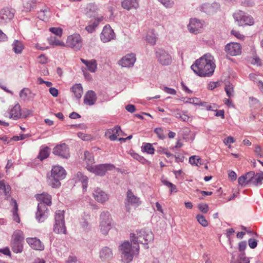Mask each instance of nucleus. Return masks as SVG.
Here are the masks:
<instances>
[{
    "instance_id": "nucleus-1",
    "label": "nucleus",
    "mask_w": 263,
    "mask_h": 263,
    "mask_svg": "<svg viewBox=\"0 0 263 263\" xmlns=\"http://www.w3.org/2000/svg\"><path fill=\"white\" fill-rule=\"evenodd\" d=\"M215 67L213 57L210 54H205L196 60L191 68L197 76L206 77L213 74Z\"/></svg>"
},
{
    "instance_id": "nucleus-2",
    "label": "nucleus",
    "mask_w": 263,
    "mask_h": 263,
    "mask_svg": "<svg viewBox=\"0 0 263 263\" xmlns=\"http://www.w3.org/2000/svg\"><path fill=\"white\" fill-rule=\"evenodd\" d=\"M36 198L39 203L37 205V211L35 214L36 220L40 222H44L49 215V209L47 206L51 205V196L46 193H43L36 195Z\"/></svg>"
},
{
    "instance_id": "nucleus-3",
    "label": "nucleus",
    "mask_w": 263,
    "mask_h": 263,
    "mask_svg": "<svg viewBox=\"0 0 263 263\" xmlns=\"http://www.w3.org/2000/svg\"><path fill=\"white\" fill-rule=\"evenodd\" d=\"M66 171L63 167L57 165L54 166L51 171V175L49 177L48 181L52 187H58L61 185L60 180L66 176Z\"/></svg>"
},
{
    "instance_id": "nucleus-4",
    "label": "nucleus",
    "mask_w": 263,
    "mask_h": 263,
    "mask_svg": "<svg viewBox=\"0 0 263 263\" xmlns=\"http://www.w3.org/2000/svg\"><path fill=\"white\" fill-rule=\"evenodd\" d=\"M154 238L152 231H135L130 234V241L134 244L147 245L153 240Z\"/></svg>"
},
{
    "instance_id": "nucleus-5",
    "label": "nucleus",
    "mask_w": 263,
    "mask_h": 263,
    "mask_svg": "<svg viewBox=\"0 0 263 263\" xmlns=\"http://www.w3.org/2000/svg\"><path fill=\"white\" fill-rule=\"evenodd\" d=\"M66 44V46L78 51L82 48V39L79 34L74 33L68 36Z\"/></svg>"
},
{
    "instance_id": "nucleus-6",
    "label": "nucleus",
    "mask_w": 263,
    "mask_h": 263,
    "mask_svg": "<svg viewBox=\"0 0 263 263\" xmlns=\"http://www.w3.org/2000/svg\"><path fill=\"white\" fill-rule=\"evenodd\" d=\"M24 237L22 233H14L12 235L11 248L12 251L15 253L22 252L23 250V242Z\"/></svg>"
},
{
    "instance_id": "nucleus-7",
    "label": "nucleus",
    "mask_w": 263,
    "mask_h": 263,
    "mask_svg": "<svg viewBox=\"0 0 263 263\" xmlns=\"http://www.w3.org/2000/svg\"><path fill=\"white\" fill-rule=\"evenodd\" d=\"M233 17L240 25H252L254 24L253 18L246 12L239 10L233 14Z\"/></svg>"
},
{
    "instance_id": "nucleus-8",
    "label": "nucleus",
    "mask_w": 263,
    "mask_h": 263,
    "mask_svg": "<svg viewBox=\"0 0 263 263\" xmlns=\"http://www.w3.org/2000/svg\"><path fill=\"white\" fill-rule=\"evenodd\" d=\"M115 168L111 164H102L94 166H88L87 170L95 174L96 175L103 176L108 170H111Z\"/></svg>"
},
{
    "instance_id": "nucleus-9",
    "label": "nucleus",
    "mask_w": 263,
    "mask_h": 263,
    "mask_svg": "<svg viewBox=\"0 0 263 263\" xmlns=\"http://www.w3.org/2000/svg\"><path fill=\"white\" fill-rule=\"evenodd\" d=\"M158 62L162 65L167 66L172 63L171 55L163 49H158L155 52Z\"/></svg>"
},
{
    "instance_id": "nucleus-10",
    "label": "nucleus",
    "mask_w": 263,
    "mask_h": 263,
    "mask_svg": "<svg viewBox=\"0 0 263 263\" xmlns=\"http://www.w3.org/2000/svg\"><path fill=\"white\" fill-rule=\"evenodd\" d=\"M101 230H110L113 228L112 219L108 212H103L100 214Z\"/></svg>"
},
{
    "instance_id": "nucleus-11",
    "label": "nucleus",
    "mask_w": 263,
    "mask_h": 263,
    "mask_svg": "<svg viewBox=\"0 0 263 263\" xmlns=\"http://www.w3.org/2000/svg\"><path fill=\"white\" fill-rule=\"evenodd\" d=\"M54 219L53 230H66L64 211H57L55 213Z\"/></svg>"
},
{
    "instance_id": "nucleus-12",
    "label": "nucleus",
    "mask_w": 263,
    "mask_h": 263,
    "mask_svg": "<svg viewBox=\"0 0 263 263\" xmlns=\"http://www.w3.org/2000/svg\"><path fill=\"white\" fill-rule=\"evenodd\" d=\"M52 153L62 158L67 159L70 156L69 148L65 143L57 145L53 148Z\"/></svg>"
},
{
    "instance_id": "nucleus-13",
    "label": "nucleus",
    "mask_w": 263,
    "mask_h": 263,
    "mask_svg": "<svg viewBox=\"0 0 263 263\" xmlns=\"http://www.w3.org/2000/svg\"><path fill=\"white\" fill-rule=\"evenodd\" d=\"M224 51L231 56H236L241 53V46L237 43H230L224 47Z\"/></svg>"
},
{
    "instance_id": "nucleus-14",
    "label": "nucleus",
    "mask_w": 263,
    "mask_h": 263,
    "mask_svg": "<svg viewBox=\"0 0 263 263\" xmlns=\"http://www.w3.org/2000/svg\"><path fill=\"white\" fill-rule=\"evenodd\" d=\"M115 37V33L111 27L109 25L105 26L100 35L101 41L103 43H106L114 39Z\"/></svg>"
},
{
    "instance_id": "nucleus-15",
    "label": "nucleus",
    "mask_w": 263,
    "mask_h": 263,
    "mask_svg": "<svg viewBox=\"0 0 263 263\" xmlns=\"http://www.w3.org/2000/svg\"><path fill=\"white\" fill-rule=\"evenodd\" d=\"M126 200V202L125 203V206L128 212H129L130 210V205L138 206L141 203L139 198L134 195L130 190L127 191Z\"/></svg>"
},
{
    "instance_id": "nucleus-16",
    "label": "nucleus",
    "mask_w": 263,
    "mask_h": 263,
    "mask_svg": "<svg viewBox=\"0 0 263 263\" xmlns=\"http://www.w3.org/2000/svg\"><path fill=\"white\" fill-rule=\"evenodd\" d=\"M136 60L134 53L127 54L119 61V64L124 67H132Z\"/></svg>"
},
{
    "instance_id": "nucleus-17",
    "label": "nucleus",
    "mask_w": 263,
    "mask_h": 263,
    "mask_svg": "<svg viewBox=\"0 0 263 263\" xmlns=\"http://www.w3.org/2000/svg\"><path fill=\"white\" fill-rule=\"evenodd\" d=\"M26 241L30 247L35 250L43 251L44 249V244L40 239L36 237H29L26 239Z\"/></svg>"
},
{
    "instance_id": "nucleus-18",
    "label": "nucleus",
    "mask_w": 263,
    "mask_h": 263,
    "mask_svg": "<svg viewBox=\"0 0 263 263\" xmlns=\"http://www.w3.org/2000/svg\"><path fill=\"white\" fill-rule=\"evenodd\" d=\"M202 27V24L201 21L196 18H191L187 26L190 32L195 34L199 33Z\"/></svg>"
},
{
    "instance_id": "nucleus-19",
    "label": "nucleus",
    "mask_w": 263,
    "mask_h": 263,
    "mask_svg": "<svg viewBox=\"0 0 263 263\" xmlns=\"http://www.w3.org/2000/svg\"><path fill=\"white\" fill-rule=\"evenodd\" d=\"M113 256L112 251L108 247L103 248L100 252L99 257L103 262L111 260L113 258Z\"/></svg>"
},
{
    "instance_id": "nucleus-20",
    "label": "nucleus",
    "mask_w": 263,
    "mask_h": 263,
    "mask_svg": "<svg viewBox=\"0 0 263 263\" xmlns=\"http://www.w3.org/2000/svg\"><path fill=\"white\" fill-rule=\"evenodd\" d=\"M219 9V5L216 3L213 4H203L200 8L202 11L205 13L211 15L217 12Z\"/></svg>"
},
{
    "instance_id": "nucleus-21",
    "label": "nucleus",
    "mask_w": 263,
    "mask_h": 263,
    "mask_svg": "<svg viewBox=\"0 0 263 263\" xmlns=\"http://www.w3.org/2000/svg\"><path fill=\"white\" fill-rule=\"evenodd\" d=\"M93 195L95 200L99 202L104 203L108 199L107 194L100 188L95 189Z\"/></svg>"
},
{
    "instance_id": "nucleus-22",
    "label": "nucleus",
    "mask_w": 263,
    "mask_h": 263,
    "mask_svg": "<svg viewBox=\"0 0 263 263\" xmlns=\"http://www.w3.org/2000/svg\"><path fill=\"white\" fill-rule=\"evenodd\" d=\"M97 100L96 93L93 90H88L84 98V103L87 105H93Z\"/></svg>"
},
{
    "instance_id": "nucleus-23",
    "label": "nucleus",
    "mask_w": 263,
    "mask_h": 263,
    "mask_svg": "<svg viewBox=\"0 0 263 263\" xmlns=\"http://www.w3.org/2000/svg\"><path fill=\"white\" fill-rule=\"evenodd\" d=\"M138 253L139 247H136L135 248V251L121 254L122 261L124 263H129L133 260L134 256Z\"/></svg>"
},
{
    "instance_id": "nucleus-24",
    "label": "nucleus",
    "mask_w": 263,
    "mask_h": 263,
    "mask_svg": "<svg viewBox=\"0 0 263 263\" xmlns=\"http://www.w3.org/2000/svg\"><path fill=\"white\" fill-rule=\"evenodd\" d=\"M123 8L129 10L132 9H137L139 7L137 0H123L121 3Z\"/></svg>"
},
{
    "instance_id": "nucleus-25",
    "label": "nucleus",
    "mask_w": 263,
    "mask_h": 263,
    "mask_svg": "<svg viewBox=\"0 0 263 263\" xmlns=\"http://www.w3.org/2000/svg\"><path fill=\"white\" fill-rule=\"evenodd\" d=\"M21 110L20 105L17 103L12 108L10 109L9 112V117L14 120H17L21 117Z\"/></svg>"
},
{
    "instance_id": "nucleus-26",
    "label": "nucleus",
    "mask_w": 263,
    "mask_h": 263,
    "mask_svg": "<svg viewBox=\"0 0 263 263\" xmlns=\"http://www.w3.org/2000/svg\"><path fill=\"white\" fill-rule=\"evenodd\" d=\"M136 247H139V246H137L136 247H132L131 244L128 241H125L119 246V249L121 252V254H123L126 252L135 251V248Z\"/></svg>"
},
{
    "instance_id": "nucleus-27",
    "label": "nucleus",
    "mask_w": 263,
    "mask_h": 263,
    "mask_svg": "<svg viewBox=\"0 0 263 263\" xmlns=\"http://www.w3.org/2000/svg\"><path fill=\"white\" fill-rule=\"evenodd\" d=\"M11 190V186L8 183H5L4 180L0 181V191L3 192L7 200L10 197Z\"/></svg>"
},
{
    "instance_id": "nucleus-28",
    "label": "nucleus",
    "mask_w": 263,
    "mask_h": 263,
    "mask_svg": "<svg viewBox=\"0 0 263 263\" xmlns=\"http://www.w3.org/2000/svg\"><path fill=\"white\" fill-rule=\"evenodd\" d=\"M77 178L81 182L83 191H86L88 181V177L84 175L82 173L79 172L77 174Z\"/></svg>"
},
{
    "instance_id": "nucleus-29",
    "label": "nucleus",
    "mask_w": 263,
    "mask_h": 263,
    "mask_svg": "<svg viewBox=\"0 0 263 263\" xmlns=\"http://www.w3.org/2000/svg\"><path fill=\"white\" fill-rule=\"evenodd\" d=\"M71 90L77 99H80L81 98L83 93V88L81 84H74L71 87Z\"/></svg>"
},
{
    "instance_id": "nucleus-30",
    "label": "nucleus",
    "mask_w": 263,
    "mask_h": 263,
    "mask_svg": "<svg viewBox=\"0 0 263 263\" xmlns=\"http://www.w3.org/2000/svg\"><path fill=\"white\" fill-rule=\"evenodd\" d=\"M90 219V215L87 214L83 213L80 220L81 228L83 229H88L90 228L88 220Z\"/></svg>"
},
{
    "instance_id": "nucleus-31",
    "label": "nucleus",
    "mask_w": 263,
    "mask_h": 263,
    "mask_svg": "<svg viewBox=\"0 0 263 263\" xmlns=\"http://www.w3.org/2000/svg\"><path fill=\"white\" fill-rule=\"evenodd\" d=\"M14 16L13 13L11 12L8 8H6L1 10V18L3 20H11Z\"/></svg>"
},
{
    "instance_id": "nucleus-32",
    "label": "nucleus",
    "mask_w": 263,
    "mask_h": 263,
    "mask_svg": "<svg viewBox=\"0 0 263 263\" xmlns=\"http://www.w3.org/2000/svg\"><path fill=\"white\" fill-rule=\"evenodd\" d=\"M10 204L13 206V220L17 222H19L20 218L17 214L18 205L16 201L13 198H12L11 199Z\"/></svg>"
},
{
    "instance_id": "nucleus-33",
    "label": "nucleus",
    "mask_w": 263,
    "mask_h": 263,
    "mask_svg": "<svg viewBox=\"0 0 263 263\" xmlns=\"http://www.w3.org/2000/svg\"><path fill=\"white\" fill-rule=\"evenodd\" d=\"M50 11L49 8H46L44 10H41L37 13V17L40 20L46 21L50 16Z\"/></svg>"
},
{
    "instance_id": "nucleus-34",
    "label": "nucleus",
    "mask_w": 263,
    "mask_h": 263,
    "mask_svg": "<svg viewBox=\"0 0 263 263\" xmlns=\"http://www.w3.org/2000/svg\"><path fill=\"white\" fill-rule=\"evenodd\" d=\"M13 50L16 54H19L22 52L24 48L23 44L18 40H14L12 45Z\"/></svg>"
},
{
    "instance_id": "nucleus-35",
    "label": "nucleus",
    "mask_w": 263,
    "mask_h": 263,
    "mask_svg": "<svg viewBox=\"0 0 263 263\" xmlns=\"http://www.w3.org/2000/svg\"><path fill=\"white\" fill-rule=\"evenodd\" d=\"M224 89L226 92L227 96L231 98L232 97H233L234 95V86L233 85L230 83L227 82L225 83V87Z\"/></svg>"
},
{
    "instance_id": "nucleus-36",
    "label": "nucleus",
    "mask_w": 263,
    "mask_h": 263,
    "mask_svg": "<svg viewBox=\"0 0 263 263\" xmlns=\"http://www.w3.org/2000/svg\"><path fill=\"white\" fill-rule=\"evenodd\" d=\"M49 155V148L47 146H46L41 149L39 154L37 156V158H39L40 160L42 161L45 159L48 158Z\"/></svg>"
},
{
    "instance_id": "nucleus-37",
    "label": "nucleus",
    "mask_w": 263,
    "mask_h": 263,
    "mask_svg": "<svg viewBox=\"0 0 263 263\" xmlns=\"http://www.w3.org/2000/svg\"><path fill=\"white\" fill-rule=\"evenodd\" d=\"M84 158L87 163V167L88 166H92V164L95 163L93 155L92 153L88 151L84 153Z\"/></svg>"
},
{
    "instance_id": "nucleus-38",
    "label": "nucleus",
    "mask_w": 263,
    "mask_h": 263,
    "mask_svg": "<svg viewBox=\"0 0 263 263\" xmlns=\"http://www.w3.org/2000/svg\"><path fill=\"white\" fill-rule=\"evenodd\" d=\"M142 151L146 152L149 154H154L155 149L153 147L152 144L149 143H144L143 145L141 147Z\"/></svg>"
},
{
    "instance_id": "nucleus-39",
    "label": "nucleus",
    "mask_w": 263,
    "mask_h": 263,
    "mask_svg": "<svg viewBox=\"0 0 263 263\" xmlns=\"http://www.w3.org/2000/svg\"><path fill=\"white\" fill-rule=\"evenodd\" d=\"M87 69L91 72H96L97 68V63L96 60L92 59L89 61L86 66Z\"/></svg>"
},
{
    "instance_id": "nucleus-40",
    "label": "nucleus",
    "mask_w": 263,
    "mask_h": 263,
    "mask_svg": "<svg viewBox=\"0 0 263 263\" xmlns=\"http://www.w3.org/2000/svg\"><path fill=\"white\" fill-rule=\"evenodd\" d=\"M189 162L192 165L199 166L202 164L201 159L197 156H192L189 158Z\"/></svg>"
},
{
    "instance_id": "nucleus-41",
    "label": "nucleus",
    "mask_w": 263,
    "mask_h": 263,
    "mask_svg": "<svg viewBox=\"0 0 263 263\" xmlns=\"http://www.w3.org/2000/svg\"><path fill=\"white\" fill-rule=\"evenodd\" d=\"M157 39L156 35L152 32L148 33L146 37V41L152 45L156 44Z\"/></svg>"
},
{
    "instance_id": "nucleus-42",
    "label": "nucleus",
    "mask_w": 263,
    "mask_h": 263,
    "mask_svg": "<svg viewBox=\"0 0 263 263\" xmlns=\"http://www.w3.org/2000/svg\"><path fill=\"white\" fill-rule=\"evenodd\" d=\"M260 175H259L257 173L255 174V177L253 178V180L251 182V184L255 186H257L258 185H261L262 184V178L260 177Z\"/></svg>"
},
{
    "instance_id": "nucleus-43",
    "label": "nucleus",
    "mask_w": 263,
    "mask_h": 263,
    "mask_svg": "<svg viewBox=\"0 0 263 263\" xmlns=\"http://www.w3.org/2000/svg\"><path fill=\"white\" fill-rule=\"evenodd\" d=\"M49 43L50 44L52 45H56V46H65V44L61 42L58 39H56L55 37H50L49 39Z\"/></svg>"
},
{
    "instance_id": "nucleus-44",
    "label": "nucleus",
    "mask_w": 263,
    "mask_h": 263,
    "mask_svg": "<svg viewBox=\"0 0 263 263\" xmlns=\"http://www.w3.org/2000/svg\"><path fill=\"white\" fill-rule=\"evenodd\" d=\"M255 172L253 171H250L247 173H246L244 175L246 178V180L249 184V185L251 184V182L253 180V178L255 177Z\"/></svg>"
},
{
    "instance_id": "nucleus-45",
    "label": "nucleus",
    "mask_w": 263,
    "mask_h": 263,
    "mask_svg": "<svg viewBox=\"0 0 263 263\" xmlns=\"http://www.w3.org/2000/svg\"><path fill=\"white\" fill-rule=\"evenodd\" d=\"M131 156L136 160L140 162L142 164H145L147 162V160H146L143 157L140 156L139 154L136 153H131Z\"/></svg>"
},
{
    "instance_id": "nucleus-46",
    "label": "nucleus",
    "mask_w": 263,
    "mask_h": 263,
    "mask_svg": "<svg viewBox=\"0 0 263 263\" xmlns=\"http://www.w3.org/2000/svg\"><path fill=\"white\" fill-rule=\"evenodd\" d=\"M196 218L198 222L202 226L206 227L208 226V221L205 219L204 216H203V215L200 214L197 215L196 216Z\"/></svg>"
},
{
    "instance_id": "nucleus-47",
    "label": "nucleus",
    "mask_w": 263,
    "mask_h": 263,
    "mask_svg": "<svg viewBox=\"0 0 263 263\" xmlns=\"http://www.w3.org/2000/svg\"><path fill=\"white\" fill-rule=\"evenodd\" d=\"M50 32L56 35L61 37L63 33V30L60 27H52L49 29Z\"/></svg>"
},
{
    "instance_id": "nucleus-48",
    "label": "nucleus",
    "mask_w": 263,
    "mask_h": 263,
    "mask_svg": "<svg viewBox=\"0 0 263 263\" xmlns=\"http://www.w3.org/2000/svg\"><path fill=\"white\" fill-rule=\"evenodd\" d=\"M35 4L36 1H29L24 5V7L26 9L27 11H30L32 9L35 7Z\"/></svg>"
},
{
    "instance_id": "nucleus-49",
    "label": "nucleus",
    "mask_w": 263,
    "mask_h": 263,
    "mask_svg": "<svg viewBox=\"0 0 263 263\" xmlns=\"http://www.w3.org/2000/svg\"><path fill=\"white\" fill-rule=\"evenodd\" d=\"M254 153L257 157L260 158L263 157V150L259 145L255 146Z\"/></svg>"
},
{
    "instance_id": "nucleus-50",
    "label": "nucleus",
    "mask_w": 263,
    "mask_h": 263,
    "mask_svg": "<svg viewBox=\"0 0 263 263\" xmlns=\"http://www.w3.org/2000/svg\"><path fill=\"white\" fill-rule=\"evenodd\" d=\"M238 182L239 185H240L241 186H247L249 185L247 180L246 178L245 177V175H242L241 176L239 177L238 179Z\"/></svg>"
},
{
    "instance_id": "nucleus-51",
    "label": "nucleus",
    "mask_w": 263,
    "mask_h": 263,
    "mask_svg": "<svg viewBox=\"0 0 263 263\" xmlns=\"http://www.w3.org/2000/svg\"><path fill=\"white\" fill-rule=\"evenodd\" d=\"M198 208L203 213H206L209 211V206L206 203H200L198 205Z\"/></svg>"
},
{
    "instance_id": "nucleus-52",
    "label": "nucleus",
    "mask_w": 263,
    "mask_h": 263,
    "mask_svg": "<svg viewBox=\"0 0 263 263\" xmlns=\"http://www.w3.org/2000/svg\"><path fill=\"white\" fill-rule=\"evenodd\" d=\"M159 1L166 8H171L174 4L173 1L171 0H159Z\"/></svg>"
},
{
    "instance_id": "nucleus-53",
    "label": "nucleus",
    "mask_w": 263,
    "mask_h": 263,
    "mask_svg": "<svg viewBox=\"0 0 263 263\" xmlns=\"http://www.w3.org/2000/svg\"><path fill=\"white\" fill-rule=\"evenodd\" d=\"M154 132L160 139H164L165 138V137L161 128H156L155 129Z\"/></svg>"
},
{
    "instance_id": "nucleus-54",
    "label": "nucleus",
    "mask_w": 263,
    "mask_h": 263,
    "mask_svg": "<svg viewBox=\"0 0 263 263\" xmlns=\"http://www.w3.org/2000/svg\"><path fill=\"white\" fill-rule=\"evenodd\" d=\"M248 244L251 249H254L257 247V241L254 238H250L248 240Z\"/></svg>"
},
{
    "instance_id": "nucleus-55",
    "label": "nucleus",
    "mask_w": 263,
    "mask_h": 263,
    "mask_svg": "<svg viewBox=\"0 0 263 263\" xmlns=\"http://www.w3.org/2000/svg\"><path fill=\"white\" fill-rule=\"evenodd\" d=\"M97 25V24H96V23H93L92 24L86 26L85 29L88 32L91 33L95 31Z\"/></svg>"
},
{
    "instance_id": "nucleus-56",
    "label": "nucleus",
    "mask_w": 263,
    "mask_h": 263,
    "mask_svg": "<svg viewBox=\"0 0 263 263\" xmlns=\"http://www.w3.org/2000/svg\"><path fill=\"white\" fill-rule=\"evenodd\" d=\"M199 106H201L203 107L204 108L208 110H214L213 107L211 105H210L207 102H200Z\"/></svg>"
},
{
    "instance_id": "nucleus-57",
    "label": "nucleus",
    "mask_w": 263,
    "mask_h": 263,
    "mask_svg": "<svg viewBox=\"0 0 263 263\" xmlns=\"http://www.w3.org/2000/svg\"><path fill=\"white\" fill-rule=\"evenodd\" d=\"M29 89L27 88H23L20 92V96L21 98L25 99L27 97V92H29Z\"/></svg>"
},
{
    "instance_id": "nucleus-58",
    "label": "nucleus",
    "mask_w": 263,
    "mask_h": 263,
    "mask_svg": "<svg viewBox=\"0 0 263 263\" xmlns=\"http://www.w3.org/2000/svg\"><path fill=\"white\" fill-rule=\"evenodd\" d=\"M163 90L171 95H176V91L174 89L168 87H164Z\"/></svg>"
},
{
    "instance_id": "nucleus-59",
    "label": "nucleus",
    "mask_w": 263,
    "mask_h": 263,
    "mask_svg": "<svg viewBox=\"0 0 263 263\" xmlns=\"http://www.w3.org/2000/svg\"><path fill=\"white\" fill-rule=\"evenodd\" d=\"M50 93L54 97L58 96V90L54 87H50L49 89Z\"/></svg>"
},
{
    "instance_id": "nucleus-60",
    "label": "nucleus",
    "mask_w": 263,
    "mask_h": 263,
    "mask_svg": "<svg viewBox=\"0 0 263 263\" xmlns=\"http://www.w3.org/2000/svg\"><path fill=\"white\" fill-rule=\"evenodd\" d=\"M235 142V139L232 136H229L227 138L224 139L223 142L225 144L227 145L229 143H233Z\"/></svg>"
},
{
    "instance_id": "nucleus-61",
    "label": "nucleus",
    "mask_w": 263,
    "mask_h": 263,
    "mask_svg": "<svg viewBox=\"0 0 263 263\" xmlns=\"http://www.w3.org/2000/svg\"><path fill=\"white\" fill-rule=\"evenodd\" d=\"M213 111H216L215 116L220 117L222 119L224 118V111L223 110H214Z\"/></svg>"
},
{
    "instance_id": "nucleus-62",
    "label": "nucleus",
    "mask_w": 263,
    "mask_h": 263,
    "mask_svg": "<svg viewBox=\"0 0 263 263\" xmlns=\"http://www.w3.org/2000/svg\"><path fill=\"white\" fill-rule=\"evenodd\" d=\"M126 110L129 112H134L136 110L135 105L132 104H128L125 106Z\"/></svg>"
},
{
    "instance_id": "nucleus-63",
    "label": "nucleus",
    "mask_w": 263,
    "mask_h": 263,
    "mask_svg": "<svg viewBox=\"0 0 263 263\" xmlns=\"http://www.w3.org/2000/svg\"><path fill=\"white\" fill-rule=\"evenodd\" d=\"M247 247V243L245 241H241L238 245V249L240 252L243 251Z\"/></svg>"
},
{
    "instance_id": "nucleus-64",
    "label": "nucleus",
    "mask_w": 263,
    "mask_h": 263,
    "mask_svg": "<svg viewBox=\"0 0 263 263\" xmlns=\"http://www.w3.org/2000/svg\"><path fill=\"white\" fill-rule=\"evenodd\" d=\"M228 176L232 181H234L237 178V175L236 173L233 171H229Z\"/></svg>"
}]
</instances>
